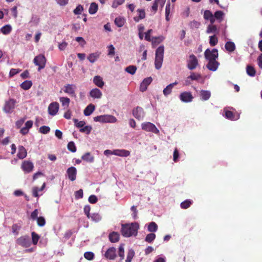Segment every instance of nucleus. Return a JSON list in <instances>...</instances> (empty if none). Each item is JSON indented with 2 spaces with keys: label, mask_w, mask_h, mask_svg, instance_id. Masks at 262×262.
Wrapping results in <instances>:
<instances>
[{
  "label": "nucleus",
  "mask_w": 262,
  "mask_h": 262,
  "mask_svg": "<svg viewBox=\"0 0 262 262\" xmlns=\"http://www.w3.org/2000/svg\"><path fill=\"white\" fill-rule=\"evenodd\" d=\"M139 228V225L137 222L130 224H122L121 232L123 236L128 237L132 236H136Z\"/></svg>",
  "instance_id": "obj_1"
},
{
  "label": "nucleus",
  "mask_w": 262,
  "mask_h": 262,
  "mask_svg": "<svg viewBox=\"0 0 262 262\" xmlns=\"http://www.w3.org/2000/svg\"><path fill=\"white\" fill-rule=\"evenodd\" d=\"M164 47L163 46L159 47L155 53V66L157 70H159L162 65L164 58Z\"/></svg>",
  "instance_id": "obj_2"
},
{
  "label": "nucleus",
  "mask_w": 262,
  "mask_h": 262,
  "mask_svg": "<svg viewBox=\"0 0 262 262\" xmlns=\"http://www.w3.org/2000/svg\"><path fill=\"white\" fill-rule=\"evenodd\" d=\"M94 121L95 122H100L102 123H115L117 122V118L111 115H103L98 116L94 118Z\"/></svg>",
  "instance_id": "obj_3"
},
{
  "label": "nucleus",
  "mask_w": 262,
  "mask_h": 262,
  "mask_svg": "<svg viewBox=\"0 0 262 262\" xmlns=\"http://www.w3.org/2000/svg\"><path fill=\"white\" fill-rule=\"evenodd\" d=\"M132 114L136 119L141 121L145 116V112L142 107L137 106L133 109Z\"/></svg>",
  "instance_id": "obj_4"
},
{
  "label": "nucleus",
  "mask_w": 262,
  "mask_h": 262,
  "mask_svg": "<svg viewBox=\"0 0 262 262\" xmlns=\"http://www.w3.org/2000/svg\"><path fill=\"white\" fill-rule=\"evenodd\" d=\"M142 129L148 132H151L155 134L159 133V130L155 126V125L150 122H145L141 124Z\"/></svg>",
  "instance_id": "obj_5"
},
{
  "label": "nucleus",
  "mask_w": 262,
  "mask_h": 262,
  "mask_svg": "<svg viewBox=\"0 0 262 262\" xmlns=\"http://www.w3.org/2000/svg\"><path fill=\"white\" fill-rule=\"evenodd\" d=\"M187 67L190 70H194L199 65V61L193 54H190L187 59Z\"/></svg>",
  "instance_id": "obj_6"
},
{
  "label": "nucleus",
  "mask_w": 262,
  "mask_h": 262,
  "mask_svg": "<svg viewBox=\"0 0 262 262\" xmlns=\"http://www.w3.org/2000/svg\"><path fill=\"white\" fill-rule=\"evenodd\" d=\"M46 58L44 55L39 54L35 57L33 59L34 63L38 66V71H39L40 70L45 68L46 63Z\"/></svg>",
  "instance_id": "obj_7"
},
{
  "label": "nucleus",
  "mask_w": 262,
  "mask_h": 262,
  "mask_svg": "<svg viewBox=\"0 0 262 262\" xmlns=\"http://www.w3.org/2000/svg\"><path fill=\"white\" fill-rule=\"evenodd\" d=\"M204 56L205 58L208 60H216L219 56L218 51L216 49H213L212 51L208 49L205 51Z\"/></svg>",
  "instance_id": "obj_8"
},
{
  "label": "nucleus",
  "mask_w": 262,
  "mask_h": 262,
  "mask_svg": "<svg viewBox=\"0 0 262 262\" xmlns=\"http://www.w3.org/2000/svg\"><path fill=\"white\" fill-rule=\"evenodd\" d=\"M16 244L25 248L29 247L31 245L30 237L28 235L22 236L18 238L16 240Z\"/></svg>",
  "instance_id": "obj_9"
},
{
  "label": "nucleus",
  "mask_w": 262,
  "mask_h": 262,
  "mask_svg": "<svg viewBox=\"0 0 262 262\" xmlns=\"http://www.w3.org/2000/svg\"><path fill=\"white\" fill-rule=\"evenodd\" d=\"M16 101L13 99H10L9 100L6 101L4 107V111L8 114H11L15 108V104Z\"/></svg>",
  "instance_id": "obj_10"
},
{
  "label": "nucleus",
  "mask_w": 262,
  "mask_h": 262,
  "mask_svg": "<svg viewBox=\"0 0 262 262\" xmlns=\"http://www.w3.org/2000/svg\"><path fill=\"white\" fill-rule=\"evenodd\" d=\"M178 84V82L175 81L174 82L170 83L163 90V95L165 97H167L176 89L178 90V88H176Z\"/></svg>",
  "instance_id": "obj_11"
},
{
  "label": "nucleus",
  "mask_w": 262,
  "mask_h": 262,
  "mask_svg": "<svg viewBox=\"0 0 262 262\" xmlns=\"http://www.w3.org/2000/svg\"><path fill=\"white\" fill-rule=\"evenodd\" d=\"M21 168L25 173H30L33 170L34 165L32 162L26 160L22 163Z\"/></svg>",
  "instance_id": "obj_12"
},
{
  "label": "nucleus",
  "mask_w": 262,
  "mask_h": 262,
  "mask_svg": "<svg viewBox=\"0 0 262 262\" xmlns=\"http://www.w3.org/2000/svg\"><path fill=\"white\" fill-rule=\"evenodd\" d=\"M77 169L74 166L68 168L66 171V176L71 181H74L76 179Z\"/></svg>",
  "instance_id": "obj_13"
},
{
  "label": "nucleus",
  "mask_w": 262,
  "mask_h": 262,
  "mask_svg": "<svg viewBox=\"0 0 262 262\" xmlns=\"http://www.w3.org/2000/svg\"><path fill=\"white\" fill-rule=\"evenodd\" d=\"M76 86L73 84H67L64 86L63 91L64 93L71 96H75V91Z\"/></svg>",
  "instance_id": "obj_14"
},
{
  "label": "nucleus",
  "mask_w": 262,
  "mask_h": 262,
  "mask_svg": "<svg viewBox=\"0 0 262 262\" xmlns=\"http://www.w3.org/2000/svg\"><path fill=\"white\" fill-rule=\"evenodd\" d=\"M59 105L58 102L51 103L48 107L49 114L52 116H55L58 112Z\"/></svg>",
  "instance_id": "obj_15"
},
{
  "label": "nucleus",
  "mask_w": 262,
  "mask_h": 262,
  "mask_svg": "<svg viewBox=\"0 0 262 262\" xmlns=\"http://www.w3.org/2000/svg\"><path fill=\"white\" fill-rule=\"evenodd\" d=\"M152 79L151 77H147L143 79L140 85V91L142 92H145L148 86L151 83Z\"/></svg>",
  "instance_id": "obj_16"
},
{
  "label": "nucleus",
  "mask_w": 262,
  "mask_h": 262,
  "mask_svg": "<svg viewBox=\"0 0 262 262\" xmlns=\"http://www.w3.org/2000/svg\"><path fill=\"white\" fill-rule=\"evenodd\" d=\"M105 257L109 259L113 260L116 257V250L114 247H111L105 253Z\"/></svg>",
  "instance_id": "obj_17"
},
{
  "label": "nucleus",
  "mask_w": 262,
  "mask_h": 262,
  "mask_svg": "<svg viewBox=\"0 0 262 262\" xmlns=\"http://www.w3.org/2000/svg\"><path fill=\"white\" fill-rule=\"evenodd\" d=\"M220 65V63L216 60H208L206 67L208 70L211 71H215Z\"/></svg>",
  "instance_id": "obj_18"
},
{
  "label": "nucleus",
  "mask_w": 262,
  "mask_h": 262,
  "mask_svg": "<svg viewBox=\"0 0 262 262\" xmlns=\"http://www.w3.org/2000/svg\"><path fill=\"white\" fill-rule=\"evenodd\" d=\"M225 116L226 118L231 120H237L239 118V115L232 111H225Z\"/></svg>",
  "instance_id": "obj_19"
},
{
  "label": "nucleus",
  "mask_w": 262,
  "mask_h": 262,
  "mask_svg": "<svg viewBox=\"0 0 262 262\" xmlns=\"http://www.w3.org/2000/svg\"><path fill=\"white\" fill-rule=\"evenodd\" d=\"M102 95L101 91L97 88L93 89L90 92V96L94 99H100Z\"/></svg>",
  "instance_id": "obj_20"
},
{
  "label": "nucleus",
  "mask_w": 262,
  "mask_h": 262,
  "mask_svg": "<svg viewBox=\"0 0 262 262\" xmlns=\"http://www.w3.org/2000/svg\"><path fill=\"white\" fill-rule=\"evenodd\" d=\"M193 97L190 92H185L181 93V101L185 102H189L192 101Z\"/></svg>",
  "instance_id": "obj_21"
},
{
  "label": "nucleus",
  "mask_w": 262,
  "mask_h": 262,
  "mask_svg": "<svg viewBox=\"0 0 262 262\" xmlns=\"http://www.w3.org/2000/svg\"><path fill=\"white\" fill-rule=\"evenodd\" d=\"M33 122L32 120L27 121L25 123V126L23 127L20 129V133L22 135H26L28 133L29 129L32 127V126L33 125Z\"/></svg>",
  "instance_id": "obj_22"
},
{
  "label": "nucleus",
  "mask_w": 262,
  "mask_h": 262,
  "mask_svg": "<svg viewBox=\"0 0 262 262\" xmlns=\"http://www.w3.org/2000/svg\"><path fill=\"white\" fill-rule=\"evenodd\" d=\"M113 154L116 156L126 157L130 155V152L125 149H115L113 150Z\"/></svg>",
  "instance_id": "obj_23"
},
{
  "label": "nucleus",
  "mask_w": 262,
  "mask_h": 262,
  "mask_svg": "<svg viewBox=\"0 0 262 262\" xmlns=\"http://www.w3.org/2000/svg\"><path fill=\"white\" fill-rule=\"evenodd\" d=\"M93 82L96 85L100 88H102L104 85L103 79L100 76H95L93 79Z\"/></svg>",
  "instance_id": "obj_24"
},
{
  "label": "nucleus",
  "mask_w": 262,
  "mask_h": 262,
  "mask_svg": "<svg viewBox=\"0 0 262 262\" xmlns=\"http://www.w3.org/2000/svg\"><path fill=\"white\" fill-rule=\"evenodd\" d=\"M138 16L134 17V20L136 22H139L140 20L144 19L145 17V12L144 9H139L137 10Z\"/></svg>",
  "instance_id": "obj_25"
},
{
  "label": "nucleus",
  "mask_w": 262,
  "mask_h": 262,
  "mask_svg": "<svg viewBox=\"0 0 262 262\" xmlns=\"http://www.w3.org/2000/svg\"><path fill=\"white\" fill-rule=\"evenodd\" d=\"M17 156L20 159H23L27 156V151L23 146H19L18 147V151Z\"/></svg>",
  "instance_id": "obj_26"
},
{
  "label": "nucleus",
  "mask_w": 262,
  "mask_h": 262,
  "mask_svg": "<svg viewBox=\"0 0 262 262\" xmlns=\"http://www.w3.org/2000/svg\"><path fill=\"white\" fill-rule=\"evenodd\" d=\"M81 159L89 163H93L94 161V157L91 155L90 152H88L81 157Z\"/></svg>",
  "instance_id": "obj_27"
},
{
  "label": "nucleus",
  "mask_w": 262,
  "mask_h": 262,
  "mask_svg": "<svg viewBox=\"0 0 262 262\" xmlns=\"http://www.w3.org/2000/svg\"><path fill=\"white\" fill-rule=\"evenodd\" d=\"M119 234L116 232H112L110 233L108 238L111 242L116 243L119 239Z\"/></svg>",
  "instance_id": "obj_28"
},
{
  "label": "nucleus",
  "mask_w": 262,
  "mask_h": 262,
  "mask_svg": "<svg viewBox=\"0 0 262 262\" xmlns=\"http://www.w3.org/2000/svg\"><path fill=\"white\" fill-rule=\"evenodd\" d=\"M95 106L93 104L88 105L84 110V114L86 116H90L95 110Z\"/></svg>",
  "instance_id": "obj_29"
},
{
  "label": "nucleus",
  "mask_w": 262,
  "mask_h": 262,
  "mask_svg": "<svg viewBox=\"0 0 262 262\" xmlns=\"http://www.w3.org/2000/svg\"><path fill=\"white\" fill-rule=\"evenodd\" d=\"M204 18L207 20H210L211 23L214 21L213 14L209 10H205L204 14Z\"/></svg>",
  "instance_id": "obj_30"
},
{
  "label": "nucleus",
  "mask_w": 262,
  "mask_h": 262,
  "mask_svg": "<svg viewBox=\"0 0 262 262\" xmlns=\"http://www.w3.org/2000/svg\"><path fill=\"white\" fill-rule=\"evenodd\" d=\"M225 48L227 51L230 52H233L235 49V46L233 42L228 41L225 45Z\"/></svg>",
  "instance_id": "obj_31"
},
{
  "label": "nucleus",
  "mask_w": 262,
  "mask_h": 262,
  "mask_svg": "<svg viewBox=\"0 0 262 262\" xmlns=\"http://www.w3.org/2000/svg\"><path fill=\"white\" fill-rule=\"evenodd\" d=\"M59 101L64 109L69 107L70 102V99L69 98L65 97H60Z\"/></svg>",
  "instance_id": "obj_32"
},
{
  "label": "nucleus",
  "mask_w": 262,
  "mask_h": 262,
  "mask_svg": "<svg viewBox=\"0 0 262 262\" xmlns=\"http://www.w3.org/2000/svg\"><path fill=\"white\" fill-rule=\"evenodd\" d=\"M99 56L100 53H91L88 57V59L89 60L90 62L94 63L97 60Z\"/></svg>",
  "instance_id": "obj_33"
},
{
  "label": "nucleus",
  "mask_w": 262,
  "mask_h": 262,
  "mask_svg": "<svg viewBox=\"0 0 262 262\" xmlns=\"http://www.w3.org/2000/svg\"><path fill=\"white\" fill-rule=\"evenodd\" d=\"M98 9V5L96 3H92L90 5L89 12L91 14H94L97 12Z\"/></svg>",
  "instance_id": "obj_34"
},
{
  "label": "nucleus",
  "mask_w": 262,
  "mask_h": 262,
  "mask_svg": "<svg viewBox=\"0 0 262 262\" xmlns=\"http://www.w3.org/2000/svg\"><path fill=\"white\" fill-rule=\"evenodd\" d=\"M125 23V19L123 17H118L115 19V24L118 27H122Z\"/></svg>",
  "instance_id": "obj_35"
},
{
  "label": "nucleus",
  "mask_w": 262,
  "mask_h": 262,
  "mask_svg": "<svg viewBox=\"0 0 262 262\" xmlns=\"http://www.w3.org/2000/svg\"><path fill=\"white\" fill-rule=\"evenodd\" d=\"M147 230L149 232H155L158 230V225L155 222H151L148 225Z\"/></svg>",
  "instance_id": "obj_36"
},
{
  "label": "nucleus",
  "mask_w": 262,
  "mask_h": 262,
  "mask_svg": "<svg viewBox=\"0 0 262 262\" xmlns=\"http://www.w3.org/2000/svg\"><path fill=\"white\" fill-rule=\"evenodd\" d=\"M1 32L4 35H8L12 31V27L10 25H6L1 29Z\"/></svg>",
  "instance_id": "obj_37"
},
{
  "label": "nucleus",
  "mask_w": 262,
  "mask_h": 262,
  "mask_svg": "<svg viewBox=\"0 0 262 262\" xmlns=\"http://www.w3.org/2000/svg\"><path fill=\"white\" fill-rule=\"evenodd\" d=\"M165 37L161 35L158 37H153L150 41L152 42L153 45H157L163 41Z\"/></svg>",
  "instance_id": "obj_38"
},
{
  "label": "nucleus",
  "mask_w": 262,
  "mask_h": 262,
  "mask_svg": "<svg viewBox=\"0 0 262 262\" xmlns=\"http://www.w3.org/2000/svg\"><path fill=\"white\" fill-rule=\"evenodd\" d=\"M246 72L247 74L251 77H253L255 75L256 71L253 67L248 65L246 67Z\"/></svg>",
  "instance_id": "obj_39"
},
{
  "label": "nucleus",
  "mask_w": 262,
  "mask_h": 262,
  "mask_svg": "<svg viewBox=\"0 0 262 262\" xmlns=\"http://www.w3.org/2000/svg\"><path fill=\"white\" fill-rule=\"evenodd\" d=\"M125 71L131 75H134L137 71V67L135 66H129L125 69Z\"/></svg>",
  "instance_id": "obj_40"
},
{
  "label": "nucleus",
  "mask_w": 262,
  "mask_h": 262,
  "mask_svg": "<svg viewBox=\"0 0 262 262\" xmlns=\"http://www.w3.org/2000/svg\"><path fill=\"white\" fill-rule=\"evenodd\" d=\"M32 85L31 81L26 80L20 84V86L23 89L28 90L31 87Z\"/></svg>",
  "instance_id": "obj_41"
},
{
  "label": "nucleus",
  "mask_w": 262,
  "mask_h": 262,
  "mask_svg": "<svg viewBox=\"0 0 262 262\" xmlns=\"http://www.w3.org/2000/svg\"><path fill=\"white\" fill-rule=\"evenodd\" d=\"M211 94L209 91H202L201 92V96L203 100H207L210 97Z\"/></svg>",
  "instance_id": "obj_42"
},
{
  "label": "nucleus",
  "mask_w": 262,
  "mask_h": 262,
  "mask_svg": "<svg viewBox=\"0 0 262 262\" xmlns=\"http://www.w3.org/2000/svg\"><path fill=\"white\" fill-rule=\"evenodd\" d=\"M135 256V252L134 250L130 249L128 250L127 254L126 259L125 262H131L132 259Z\"/></svg>",
  "instance_id": "obj_43"
},
{
  "label": "nucleus",
  "mask_w": 262,
  "mask_h": 262,
  "mask_svg": "<svg viewBox=\"0 0 262 262\" xmlns=\"http://www.w3.org/2000/svg\"><path fill=\"white\" fill-rule=\"evenodd\" d=\"M155 238L156 234L154 233H150L146 235L145 238V241L148 243H151Z\"/></svg>",
  "instance_id": "obj_44"
},
{
  "label": "nucleus",
  "mask_w": 262,
  "mask_h": 262,
  "mask_svg": "<svg viewBox=\"0 0 262 262\" xmlns=\"http://www.w3.org/2000/svg\"><path fill=\"white\" fill-rule=\"evenodd\" d=\"M31 237L33 244L36 245L40 238L39 235L36 233L35 232H32L31 233Z\"/></svg>",
  "instance_id": "obj_45"
},
{
  "label": "nucleus",
  "mask_w": 262,
  "mask_h": 262,
  "mask_svg": "<svg viewBox=\"0 0 262 262\" xmlns=\"http://www.w3.org/2000/svg\"><path fill=\"white\" fill-rule=\"evenodd\" d=\"M90 219L94 222H98L101 220V216L99 214L94 213H92V215H90Z\"/></svg>",
  "instance_id": "obj_46"
},
{
  "label": "nucleus",
  "mask_w": 262,
  "mask_h": 262,
  "mask_svg": "<svg viewBox=\"0 0 262 262\" xmlns=\"http://www.w3.org/2000/svg\"><path fill=\"white\" fill-rule=\"evenodd\" d=\"M92 127L90 125L84 126L82 128H80L79 131L81 133H85L87 135L90 134Z\"/></svg>",
  "instance_id": "obj_47"
},
{
  "label": "nucleus",
  "mask_w": 262,
  "mask_h": 262,
  "mask_svg": "<svg viewBox=\"0 0 262 262\" xmlns=\"http://www.w3.org/2000/svg\"><path fill=\"white\" fill-rule=\"evenodd\" d=\"M192 201L190 200H186L181 202V208L187 209L192 204Z\"/></svg>",
  "instance_id": "obj_48"
},
{
  "label": "nucleus",
  "mask_w": 262,
  "mask_h": 262,
  "mask_svg": "<svg viewBox=\"0 0 262 262\" xmlns=\"http://www.w3.org/2000/svg\"><path fill=\"white\" fill-rule=\"evenodd\" d=\"M75 125L78 128H82L85 124L84 121H78L77 119H73Z\"/></svg>",
  "instance_id": "obj_49"
},
{
  "label": "nucleus",
  "mask_w": 262,
  "mask_h": 262,
  "mask_svg": "<svg viewBox=\"0 0 262 262\" xmlns=\"http://www.w3.org/2000/svg\"><path fill=\"white\" fill-rule=\"evenodd\" d=\"M68 149L69 151L72 152H75L76 151V147L75 145V143L73 141H71L69 142L67 145Z\"/></svg>",
  "instance_id": "obj_50"
},
{
  "label": "nucleus",
  "mask_w": 262,
  "mask_h": 262,
  "mask_svg": "<svg viewBox=\"0 0 262 262\" xmlns=\"http://www.w3.org/2000/svg\"><path fill=\"white\" fill-rule=\"evenodd\" d=\"M218 42L217 38L215 35L211 36L209 37V43L211 46H215Z\"/></svg>",
  "instance_id": "obj_51"
},
{
  "label": "nucleus",
  "mask_w": 262,
  "mask_h": 262,
  "mask_svg": "<svg viewBox=\"0 0 262 262\" xmlns=\"http://www.w3.org/2000/svg\"><path fill=\"white\" fill-rule=\"evenodd\" d=\"M84 257L89 260H92L94 258V254L92 252L88 251L84 253Z\"/></svg>",
  "instance_id": "obj_52"
},
{
  "label": "nucleus",
  "mask_w": 262,
  "mask_h": 262,
  "mask_svg": "<svg viewBox=\"0 0 262 262\" xmlns=\"http://www.w3.org/2000/svg\"><path fill=\"white\" fill-rule=\"evenodd\" d=\"M201 78V75L198 73H191L188 78L191 79L192 80H198Z\"/></svg>",
  "instance_id": "obj_53"
},
{
  "label": "nucleus",
  "mask_w": 262,
  "mask_h": 262,
  "mask_svg": "<svg viewBox=\"0 0 262 262\" xmlns=\"http://www.w3.org/2000/svg\"><path fill=\"white\" fill-rule=\"evenodd\" d=\"M119 256L121 257V259H123L124 257V245L121 244L119 247L118 251Z\"/></svg>",
  "instance_id": "obj_54"
},
{
  "label": "nucleus",
  "mask_w": 262,
  "mask_h": 262,
  "mask_svg": "<svg viewBox=\"0 0 262 262\" xmlns=\"http://www.w3.org/2000/svg\"><path fill=\"white\" fill-rule=\"evenodd\" d=\"M36 220H37V225L39 227H43V226H45L46 224V221L43 217L40 216L38 217Z\"/></svg>",
  "instance_id": "obj_55"
},
{
  "label": "nucleus",
  "mask_w": 262,
  "mask_h": 262,
  "mask_svg": "<svg viewBox=\"0 0 262 262\" xmlns=\"http://www.w3.org/2000/svg\"><path fill=\"white\" fill-rule=\"evenodd\" d=\"M224 13L222 11H217L214 13L213 15L214 18L217 19L222 20L223 18Z\"/></svg>",
  "instance_id": "obj_56"
},
{
  "label": "nucleus",
  "mask_w": 262,
  "mask_h": 262,
  "mask_svg": "<svg viewBox=\"0 0 262 262\" xmlns=\"http://www.w3.org/2000/svg\"><path fill=\"white\" fill-rule=\"evenodd\" d=\"M50 131V128L47 126H42L39 128V132L43 134H47Z\"/></svg>",
  "instance_id": "obj_57"
},
{
  "label": "nucleus",
  "mask_w": 262,
  "mask_h": 262,
  "mask_svg": "<svg viewBox=\"0 0 262 262\" xmlns=\"http://www.w3.org/2000/svg\"><path fill=\"white\" fill-rule=\"evenodd\" d=\"M83 10V7L81 5H78L74 10L73 12L75 14H80Z\"/></svg>",
  "instance_id": "obj_58"
},
{
  "label": "nucleus",
  "mask_w": 262,
  "mask_h": 262,
  "mask_svg": "<svg viewBox=\"0 0 262 262\" xmlns=\"http://www.w3.org/2000/svg\"><path fill=\"white\" fill-rule=\"evenodd\" d=\"M83 196L82 189H80L75 192V198L76 199H82Z\"/></svg>",
  "instance_id": "obj_59"
},
{
  "label": "nucleus",
  "mask_w": 262,
  "mask_h": 262,
  "mask_svg": "<svg viewBox=\"0 0 262 262\" xmlns=\"http://www.w3.org/2000/svg\"><path fill=\"white\" fill-rule=\"evenodd\" d=\"M125 0H114L112 4V7L114 8H117L119 5L124 3Z\"/></svg>",
  "instance_id": "obj_60"
},
{
  "label": "nucleus",
  "mask_w": 262,
  "mask_h": 262,
  "mask_svg": "<svg viewBox=\"0 0 262 262\" xmlns=\"http://www.w3.org/2000/svg\"><path fill=\"white\" fill-rule=\"evenodd\" d=\"M217 30V28L215 25H209L207 27V33H215Z\"/></svg>",
  "instance_id": "obj_61"
},
{
  "label": "nucleus",
  "mask_w": 262,
  "mask_h": 262,
  "mask_svg": "<svg viewBox=\"0 0 262 262\" xmlns=\"http://www.w3.org/2000/svg\"><path fill=\"white\" fill-rule=\"evenodd\" d=\"M39 21V18L37 16L33 15L30 23L32 24L33 25L36 26L38 25Z\"/></svg>",
  "instance_id": "obj_62"
},
{
  "label": "nucleus",
  "mask_w": 262,
  "mask_h": 262,
  "mask_svg": "<svg viewBox=\"0 0 262 262\" xmlns=\"http://www.w3.org/2000/svg\"><path fill=\"white\" fill-rule=\"evenodd\" d=\"M90 206L89 205H85L84 207V212L89 219H90Z\"/></svg>",
  "instance_id": "obj_63"
},
{
  "label": "nucleus",
  "mask_w": 262,
  "mask_h": 262,
  "mask_svg": "<svg viewBox=\"0 0 262 262\" xmlns=\"http://www.w3.org/2000/svg\"><path fill=\"white\" fill-rule=\"evenodd\" d=\"M88 200L90 203L95 204L97 202L98 199L95 195H91L89 196Z\"/></svg>",
  "instance_id": "obj_64"
}]
</instances>
